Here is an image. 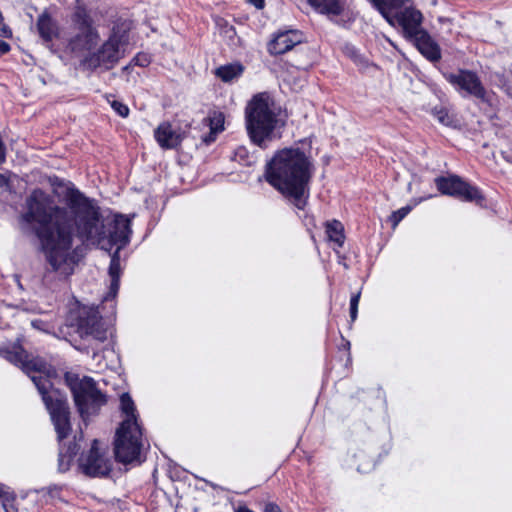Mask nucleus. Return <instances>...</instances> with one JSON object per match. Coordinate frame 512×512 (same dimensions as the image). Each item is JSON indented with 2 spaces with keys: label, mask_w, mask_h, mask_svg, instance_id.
Segmentation results:
<instances>
[{
  "label": "nucleus",
  "mask_w": 512,
  "mask_h": 512,
  "mask_svg": "<svg viewBox=\"0 0 512 512\" xmlns=\"http://www.w3.org/2000/svg\"><path fill=\"white\" fill-rule=\"evenodd\" d=\"M217 134L218 132H213L212 130H210V132L207 135L203 136L202 142L205 143L206 145L211 144L216 140Z\"/></svg>",
  "instance_id": "7c9ffc66"
},
{
  "label": "nucleus",
  "mask_w": 512,
  "mask_h": 512,
  "mask_svg": "<svg viewBox=\"0 0 512 512\" xmlns=\"http://www.w3.org/2000/svg\"><path fill=\"white\" fill-rule=\"evenodd\" d=\"M292 65L297 69L306 70L309 67V63L295 62Z\"/></svg>",
  "instance_id": "4c0bfd02"
},
{
  "label": "nucleus",
  "mask_w": 512,
  "mask_h": 512,
  "mask_svg": "<svg viewBox=\"0 0 512 512\" xmlns=\"http://www.w3.org/2000/svg\"><path fill=\"white\" fill-rule=\"evenodd\" d=\"M321 14L338 16L344 8L343 0H307Z\"/></svg>",
  "instance_id": "a211bd4d"
},
{
  "label": "nucleus",
  "mask_w": 512,
  "mask_h": 512,
  "mask_svg": "<svg viewBox=\"0 0 512 512\" xmlns=\"http://www.w3.org/2000/svg\"><path fill=\"white\" fill-rule=\"evenodd\" d=\"M446 117H447L446 113L444 114L443 112H439L438 119H439L440 122L445 123V118Z\"/></svg>",
  "instance_id": "79ce46f5"
},
{
  "label": "nucleus",
  "mask_w": 512,
  "mask_h": 512,
  "mask_svg": "<svg viewBox=\"0 0 512 512\" xmlns=\"http://www.w3.org/2000/svg\"><path fill=\"white\" fill-rule=\"evenodd\" d=\"M264 512H282L280 507L275 503H267Z\"/></svg>",
  "instance_id": "72a5a7b5"
},
{
  "label": "nucleus",
  "mask_w": 512,
  "mask_h": 512,
  "mask_svg": "<svg viewBox=\"0 0 512 512\" xmlns=\"http://www.w3.org/2000/svg\"><path fill=\"white\" fill-rule=\"evenodd\" d=\"M312 175L313 163L300 148L279 150L266 164V181L299 210L307 205Z\"/></svg>",
  "instance_id": "7ed1b4c3"
},
{
  "label": "nucleus",
  "mask_w": 512,
  "mask_h": 512,
  "mask_svg": "<svg viewBox=\"0 0 512 512\" xmlns=\"http://www.w3.org/2000/svg\"><path fill=\"white\" fill-rule=\"evenodd\" d=\"M247 150L245 147H239L235 151V158L239 161H245V158L247 157Z\"/></svg>",
  "instance_id": "2f4dec72"
},
{
  "label": "nucleus",
  "mask_w": 512,
  "mask_h": 512,
  "mask_svg": "<svg viewBox=\"0 0 512 512\" xmlns=\"http://www.w3.org/2000/svg\"><path fill=\"white\" fill-rule=\"evenodd\" d=\"M5 180L4 176L2 174H0V183L3 182Z\"/></svg>",
  "instance_id": "c03bdc74"
},
{
  "label": "nucleus",
  "mask_w": 512,
  "mask_h": 512,
  "mask_svg": "<svg viewBox=\"0 0 512 512\" xmlns=\"http://www.w3.org/2000/svg\"><path fill=\"white\" fill-rule=\"evenodd\" d=\"M38 323H39V321L35 320V321H32V323H31V324H32V326H33V327L38 328V327H39V324H38Z\"/></svg>",
  "instance_id": "37998d69"
},
{
  "label": "nucleus",
  "mask_w": 512,
  "mask_h": 512,
  "mask_svg": "<svg viewBox=\"0 0 512 512\" xmlns=\"http://www.w3.org/2000/svg\"><path fill=\"white\" fill-rule=\"evenodd\" d=\"M142 429L139 423L123 420L116 431L114 442L115 458L123 464L132 463L140 458L142 448Z\"/></svg>",
  "instance_id": "423d86ee"
},
{
  "label": "nucleus",
  "mask_w": 512,
  "mask_h": 512,
  "mask_svg": "<svg viewBox=\"0 0 512 512\" xmlns=\"http://www.w3.org/2000/svg\"><path fill=\"white\" fill-rule=\"evenodd\" d=\"M121 38V35L113 32L97 51L85 57L84 64L93 70L101 67L106 70L113 68L123 56L120 51Z\"/></svg>",
  "instance_id": "9d476101"
},
{
  "label": "nucleus",
  "mask_w": 512,
  "mask_h": 512,
  "mask_svg": "<svg viewBox=\"0 0 512 512\" xmlns=\"http://www.w3.org/2000/svg\"><path fill=\"white\" fill-rule=\"evenodd\" d=\"M154 136L158 144L163 149H175L181 142L182 137L172 129L169 122L161 123L154 131Z\"/></svg>",
  "instance_id": "dca6fc26"
},
{
  "label": "nucleus",
  "mask_w": 512,
  "mask_h": 512,
  "mask_svg": "<svg viewBox=\"0 0 512 512\" xmlns=\"http://www.w3.org/2000/svg\"><path fill=\"white\" fill-rule=\"evenodd\" d=\"M36 27L39 36L44 42H51L58 36L57 24L47 11H44L39 15Z\"/></svg>",
  "instance_id": "f3484780"
},
{
  "label": "nucleus",
  "mask_w": 512,
  "mask_h": 512,
  "mask_svg": "<svg viewBox=\"0 0 512 512\" xmlns=\"http://www.w3.org/2000/svg\"><path fill=\"white\" fill-rule=\"evenodd\" d=\"M79 467L89 477H105L111 472V462L99 451L97 439L93 440L89 452L80 457Z\"/></svg>",
  "instance_id": "f8f14e48"
},
{
  "label": "nucleus",
  "mask_w": 512,
  "mask_h": 512,
  "mask_svg": "<svg viewBox=\"0 0 512 512\" xmlns=\"http://www.w3.org/2000/svg\"><path fill=\"white\" fill-rule=\"evenodd\" d=\"M66 323L69 327L75 328L81 338L91 336L101 342L107 339L102 317L95 307L77 304L70 309Z\"/></svg>",
  "instance_id": "0eeeda50"
},
{
  "label": "nucleus",
  "mask_w": 512,
  "mask_h": 512,
  "mask_svg": "<svg viewBox=\"0 0 512 512\" xmlns=\"http://www.w3.org/2000/svg\"><path fill=\"white\" fill-rule=\"evenodd\" d=\"M271 104L269 95L260 93L249 101L245 109L247 133L251 141L259 147H264L266 141L272 140L278 122Z\"/></svg>",
  "instance_id": "20e7f679"
},
{
  "label": "nucleus",
  "mask_w": 512,
  "mask_h": 512,
  "mask_svg": "<svg viewBox=\"0 0 512 512\" xmlns=\"http://www.w3.org/2000/svg\"><path fill=\"white\" fill-rule=\"evenodd\" d=\"M248 2L254 5L257 9H263L265 6L264 0H248Z\"/></svg>",
  "instance_id": "e433bc0d"
},
{
  "label": "nucleus",
  "mask_w": 512,
  "mask_h": 512,
  "mask_svg": "<svg viewBox=\"0 0 512 512\" xmlns=\"http://www.w3.org/2000/svg\"><path fill=\"white\" fill-rule=\"evenodd\" d=\"M220 27V33L224 37L228 38L234 43V39L236 38V29L234 26L228 24L227 21L221 19L217 22Z\"/></svg>",
  "instance_id": "b1692460"
},
{
  "label": "nucleus",
  "mask_w": 512,
  "mask_h": 512,
  "mask_svg": "<svg viewBox=\"0 0 512 512\" xmlns=\"http://www.w3.org/2000/svg\"><path fill=\"white\" fill-rule=\"evenodd\" d=\"M410 211H411L410 206H405V207H402V208L394 211L389 218L392 226L396 227L401 222V220L407 216V214Z\"/></svg>",
  "instance_id": "393cba45"
},
{
  "label": "nucleus",
  "mask_w": 512,
  "mask_h": 512,
  "mask_svg": "<svg viewBox=\"0 0 512 512\" xmlns=\"http://www.w3.org/2000/svg\"><path fill=\"white\" fill-rule=\"evenodd\" d=\"M111 107L114 109V111L120 115L121 117H127L129 115V108L124 103L114 100L111 103Z\"/></svg>",
  "instance_id": "cd10ccee"
},
{
  "label": "nucleus",
  "mask_w": 512,
  "mask_h": 512,
  "mask_svg": "<svg viewBox=\"0 0 512 512\" xmlns=\"http://www.w3.org/2000/svg\"><path fill=\"white\" fill-rule=\"evenodd\" d=\"M64 380L72 393L81 419L87 425L90 417L97 415L107 403L106 394L98 389L95 380L91 377L84 376L80 379L77 374L66 372Z\"/></svg>",
  "instance_id": "39448f33"
},
{
  "label": "nucleus",
  "mask_w": 512,
  "mask_h": 512,
  "mask_svg": "<svg viewBox=\"0 0 512 512\" xmlns=\"http://www.w3.org/2000/svg\"><path fill=\"white\" fill-rule=\"evenodd\" d=\"M2 355L30 376L49 411L58 440L61 442L67 438L71 432L70 407L66 394L53 388L51 379L56 376V371L41 358H30L20 346L14 350H3Z\"/></svg>",
  "instance_id": "f03ea898"
},
{
  "label": "nucleus",
  "mask_w": 512,
  "mask_h": 512,
  "mask_svg": "<svg viewBox=\"0 0 512 512\" xmlns=\"http://www.w3.org/2000/svg\"><path fill=\"white\" fill-rule=\"evenodd\" d=\"M360 295L361 293L358 292L353 294L350 299V318L352 321H355L357 318Z\"/></svg>",
  "instance_id": "bb28decb"
},
{
  "label": "nucleus",
  "mask_w": 512,
  "mask_h": 512,
  "mask_svg": "<svg viewBox=\"0 0 512 512\" xmlns=\"http://www.w3.org/2000/svg\"><path fill=\"white\" fill-rule=\"evenodd\" d=\"M10 49L11 47L7 42L0 40V56L8 53Z\"/></svg>",
  "instance_id": "c9c22d12"
},
{
  "label": "nucleus",
  "mask_w": 512,
  "mask_h": 512,
  "mask_svg": "<svg viewBox=\"0 0 512 512\" xmlns=\"http://www.w3.org/2000/svg\"><path fill=\"white\" fill-rule=\"evenodd\" d=\"M236 512H253V511L246 506H239L236 509Z\"/></svg>",
  "instance_id": "a19ab883"
},
{
  "label": "nucleus",
  "mask_w": 512,
  "mask_h": 512,
  "mask_svg": "<svg viewBox=\"0 0 512 512\" xmlns=\"http://www.w3.org/2000/svg\"><path fill=\"white\" fill-rule=\"evenodd\" d=\"M133 61L135 62L136 65H139V66H147L149 64V60L146 58L145 55H140L138 54L134 59Z\"/></svg>",
  "instance_id": "473e14b6"
},
{
  "label": "nucleus",
  "mask_w": 512,
  "mask_h": 512,
  "mask_svg": "<svg viewBox=\"0 0 512 512\" xmlns=\"http://www.w3.org/2000/svg\"><path fill=\"white\" fill-rule=\"evenodd\" d=\"M62 448L64 449V453L69 455L72 460L79 451V445L76 442H72L67 447Z\"/></svg>",
  "instance_id": "c85d7f7f"
},
{
  "label": "nucleus",
  "mask_w": 512,
  "mask_h": 512,
  "mask_svg": "<svg viewBox=\"0 0 512 512\" xmlns=\"http://www.w3.org/2000/svg\"><path fill=\"white\" fill-rule=\"evenodd\" d=\"M119 286H120L119 278L111 279L110 290H109V293H108V296L106 297V299L108 297L114 298L118 293Z\"/></svg>",
  "instance_id": "c756f323"
},
{
  "label": "nucleus",
  "mask_w": 512,
  "mask_h": 512,
  "mask_svg": "<svg viewBox=\"0 0 512 512\" xmlns=\"http://www.w3.org/2000/svg\"><path fill=\"white\" fill-rule=\"evenodd\" d=\"M502 157L510 164H512V153L501 151Z\"/></svg>",
  "instance_id": "58836bf2"
},
{
  "label": "nucleus",
  "mask_w": 512,
  "mask_h": 512,
  "mask_svg": "<svg viewBox=\"0 0 512 512\" xmlns=\"http://www.w3.org/2000/svg\"><path fill=\"white\" fill-rule=\"evenodd\" d=\"M5 489H6V487L4 485L0 484V498H3L5 500H13L14 497H12L10 495V493L7 492Z\"/></svg>",
  "instance_id": "f704fd0d"
},
{
  "label": "nucleus",
  "mask_w": 512,
  "mask_h": 512,
  "mask_svg": "<svg viewBox=\"0 0 512 512\" xmlns=\"http://www.w3.org/2000/svg\"><path fill=\"white\" fill-rule=\"evenodd\" d=\"M372 5L380 12L384 19H388L391 16L393 11H396L407 3L411 2V0H370Z\"/></svg>",
  "instance_id": "6ab92c4d"
},
{
  "label": "nucleus",
  "mask_w": 512,
  "mask_h": 512,
  "mask_svg": "<svg viewBox=\"0 0 512 512\" xmlns=\"http://www.w3.org/2000/svg\"><path fill=\"white\" fill-rule=\"evenodd\" d=\"M303 41V34L298 30H286L278 32L268 44V51L272 55H281Z\"/></svg>",
  "instance_id": "4468645a"
},
{
  "label": "nucleus",
  "mask_w": 512,
  "mask_h": 512,
  "mask_svg": "<svg viewBox=\"0 0 512 512\" xmlns=\"http://www.w3.org/2000/svg\"><path fill=\"white\" fill-rule=\"evenodd\" d=\"M65 204L58 205L53 196L36 188L27 196L21 216L24 222L37 225L35 234L51 270L65 277L73 273L78 262L73 243L78 237L82 243L105 250L117 245L111 255L109 275L120 279V250L130 241V219L121 214L103 217L97 202L75 187L67 188Z\"/></svg>",
  "instance_id": "f257e3e1"
},
{
  "label": "nucleus",
  "mask_w": 512,
  "mask_h": 512,
  "mask_svg": "<svg viewBox=\"0 0 512 512\" xmlns=\"http://www.w3.org/2000/svg\"><path fill=\"white\" fill-rule=\"evenodd\" d=\"M243 66L240 63H231L220 66L216 69L215 75L223 82H230L239 77L243 72Z\"/></svg>",
  "instance_id": "aec40b11"
},
{
  "label": "nucleus",
  "mask_w": 512,
  "mask_h": 512,
  "mask_svg": "<svg viewBox=\"0 0 512 512\" xmlns=\"http://www.w3.org/2000/svg\"><path fill=\"white\" fill-rule=\"evenodd\" d=\"M72 459L69 455L64 453V449L60 448L58 455V470L60 472H66L69 470Z\"/></svg>",
  "instance_id": "a878e982"
},
{
  "label": "nucleus",
  "mask_w": 512,
  "mask_h": 512,
  "mask_svg": "<svg viewBox=\"0 0 512 512\" xmlns=\"http://www.w3.org/2000/svg\"><path fill=\"white\" fill-rule=\"evenodd\" d=\"M326 233L331 241L335 242L339 247L343 246L345 240L344 227L340 221L333 220L327 222Z\"/></svg>",
  "instance_id": "412c9836"
},
{
  "label": "nucleus",
  "mask_w": 512,
  "mask_h": 512,
  "mask_svg": "<svg viewBox=\"0 0 512 512\" xmlns=\"http://www.w3.org/2000/svg\"><path fill=\"white\" fill-rule=\"evenodd\" d=\"M76 33L69 40L73 52H84L93 49L99 41V33L93 25V19L83 6H78L72 16Z\"/></svg>",
  "instance_id": "6e6552de"
},
{
  "label": "nucleus",
  "mask_w": 512,
  "mask_h": 512,
  "mask_svg": "<svg viewBox=\"0 0 512 512\" xmlns=\"http://www.w3.org/2000/svg\"><path fill=\"white\" fill-rule=\"evenodd\" d=\"M5 512H12V511H10L9 509H5Z\"/></svg>",
  "instance_id": "a18cd8bd"
},
{
  "label": "nucleus",
  "mask_w": 512,
  "mask_h": 512,
  "mask_svg": "<svg viewBox=\"0 0 512 512\" xmlns=\"http://www.w3.org/2000/svg\"><path fill=\"white\" fill-rule=\"evenodd\" d=\"M11 34H12V33H11V30H10L8 27L4 26V27L2 28V35H3V36H5V37H10V36H11Z\"/></svg>",
  "instance_id": "ea45409f"
},
{
  "label": "nucleus",
  "mask_w": 512,
  "mask_h": 512,
  "mask_svg": "<svg viewBox=\"0 0 512 512\" xmlns=\"http://www.w3.org/2000/svg\"><path fill=\"white\" fill-rule=\"evenodd\" d=\"M120 408L121 411L126 415L125 420L133 419V421L138 423V415L136 414L135 404L128 393H123L120 396Z\"/></svg>",
  "instance_id": "4be33fe9"
},
{
  "label": "nucleus",
  "mask_w": 512,
  "mask_h": 512,
  "mask_svg": "<svg viewBox=\"0 0 512 512\" xmlns=\"http://www.w3.org/2000/svg\"><path fill=\"white\" fill-rule=\"evenodd\" d=\"M422 19L423 16L419 10L407 7L404 10L395 12L385 20L391 26H400L403 30L404 37L409 40L415 36L416 33L424 30L420 28Z\"/></svg>",
  "instance_id": "ddd939ff"
},
{
  "label": "nucleus",
  "mask_w": 512,
  "mask_h": 512,
  "mask_svg": "<svg viewBox=\"0 0 512 512\" xmlns=\"http://www.w3.org/2000/svg\"><path fill=\"white\" fill-rule=\"evenodd\" d=\"M418 51L429 61L437 62L441 59V49L438 43L429 35L426 30L419 31L409 39Z\"/></svg>",
  "instance_id": "2eb2a0df"
},
{
  "label": "nucleus",
  "mask_w": 512,
  "mask_h": 512,
  "mask_svg": "<svg viewBox=\"0 0 512 512\" xmlns=\"http://www.w3.org/2000/svg\"><path fill=\"white\" fill-rule=\"evenodd\" d=\"M224 114L222 112H213L211 116H208L203 121L209 126L213 132H221L224 130Z\"/></svg>",
  "instance_id": "5701e85b"
},
{
  "label": "nucleus",
  "mask_w": 512,
  "mask_h": 512,
  "mask_svg": "<svg viewBox=\"0 0 512 512\" xmlns=\"http://www.w3.org/2000/svg\"><path fill=\"white\" fill-rule=\"evenodd\" d=\"M434 181L438 191L443 195L477 204H481L484 201V196L480 190L465 182L458 175L439 176Z\"/></svg>",
  "instance_id": "1a4fd4ad"
},
{
  "label": "nucleus",
  "mask_w": 512,
  "mask_h": 512,
  "mask_svg": "<svg viewBox=\"0 0 512 512\" xmlns=\"http://www.w3.org/2000/svg\"><path fill=\"white\" fill-rule=\"evenodd\" d=\"M444 76L458 91H463L482 103L491 104V95L485 89L476 72L468 69H459L456 73H447Z\"/></svg>",
  "instance_id": "9b49d317"
}]
</instances>
